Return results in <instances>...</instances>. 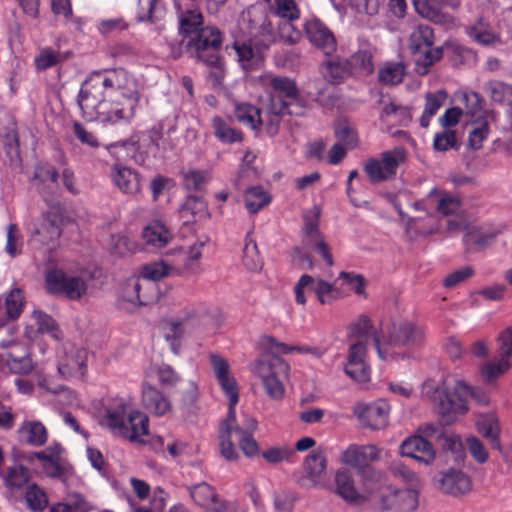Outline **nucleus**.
I'll return each instance as SVG.
<instances>
[{
    "instance_id": "1",
    "label": "nucleus",
    "mask_w": 512,
    "mask_h": 512,
    "mask_svg": "<svg viewBox=\"0 0 512 512\" xmlns=\"http://www.w3.org/2000/svg\"><path fill=\"white\" fill-rule=\"evenodd\" d=\"M139 102L137 82L122 68L92 72L77 96L84 119L110 125L130 124Z\"/></svg>"
},
{
    "instance_id": "2",
    "label": "nucleus",
    "mask_w": 512,
    "mask_h": 512,
    "mask_svg": "<svg viewBox=\"0 0 512 512\" xmlns=\"http://www.w3.org/2000/svg\"><path fill=\"white\" fill-rule=\"evenodd\" d=\"M422 393L431 401L435 411L446 424L454 422L458 415L467 413L469 397L479 406H487L490 403L486 391L479 387H471L463 381H457L453 392H450L444 382L429 379L423 383Z\"/></svg>"
},
{
    "instance_id": "3",
    "label": "nucleus",
    "mask_w": 512,
    "mask_h": 512,
    "mask_svg": "<svg viewBox=\"0 0 512 512\" xmlns=\"http://www.w3.org/2000/svg\"><path fill=\"white\" fill-rule=\"evenodd\" d=\"M290 370L289 364L273 353H264L256 361L253 372L263 384L266 394L274 400H281L285 388L283 379L287 378Z\"/></svg>"
},
{
    "instance_id": "4",
    "label": "nucleus",
    "mask_w": 512,
    "mask_h": 512,
    "mask_svg": "<svg viewBox=\"0 0 512 512\" xmlns=\"http://www.w3.org/2000/svg\"><path fill=\"white\" fill-rule=\"evenodd\" d=\"M435 40L434 30L428 24H418L414 27L408 39V48L416 59V70L419 74H426L429 67L444 56L443 45L433 47Z\"/></svg>"
},
{
    "instance_id": "5",
    "label": "nucleus",
    "mask_w": 512,
    "mask_h": 512,
    "mask_svg": "<svg viewBox=\"0 0 512 512\" xmlns=\"http://www.w3.org/2000/svg\"><path fill=\"white\" fill-rule=\"evenodd\" d=\"M222 33L214 26H206L185 43V50L190 57L206 65L221 64Z\"/></svg>"
},
{
    "instance_id": "6",
    "label": "nucleus",
    "mask_w": 512,
    "mask_h": 512,
    "mask_svg": "<svg viewBox=\"0 0 512 512\" xmlns=\"http://www.w3.org/2000/svg\"><path fill=\"white\" fill-rule=\"evenodd\" d=\"M45 287L49 294L63 296L70 301L80 300L87 294L88 284L83 276L68 275L61 269H53L45 276Z\"/></svg>"
},
{
    "instance_id": "7",
    "label": "nucleus",
    "mask_w": 512,
    "mask_h": 512,
    "mask_svg": "<svg viewBox=\"0 0 512 512\" xmlns=\"http://www.w3.org/2000/svg\"><path fill=\"white\" fill-rule=\"evenodd\" d=\"M403 150L395 149L381 153V159L369 158L364 164V172L373 184L395 177L397 168L404 161Z\"/></svg>"
},
{
    "instance_id": "8",
    "label": "nucleus",
    "mask_w": 512,
    "mask_h": 512,
    "mask_svg": "<svg viewBox=\"0 0 512 512\" xmlns=\"http://www.w3.org/2000/svg\"><path fill=\"white\" fill-rule=\"evenodd\" d=\"M419 436H423L426 440L434 438L441 446L445 461L453 460L456 464H462L465 459V452L460 437L455 435H447L442 427L427 423L418 428Z\"/></svg>"
},
{
    "instance_id": "9",
    "label": "nucleus",
    "mask_w": 512,
    "mask_h": 512,
    "mask_svg": "<svg viewBox=\"0 0 512 512\" xmlns=\"http://www.w3.org/2000/svg\"><path fill=\"white\" fill-rule=\"evenodd\" d=\"M304 31L309 42L326 56L337 50V40L331 29L319 18L313 17L304 23Z\"/></svg>"
},
{
    "instance_id": "10",
    "label": "nucleus",
    "mask_w": 512,
    "mask_h": 512,
    "mask_svg": "<svg viewBox=\"0 0 512 512\" xmlns=\"http://www.w3.org/2000/svg\"><path fill=\"white\" fill-rule=\"evenodd\" d=\"M497 341L498 363H487L482 368V375L487 381L494 380L512 365V325L499 334Z\"/></svg>"
},
{
    "instance_id": "11",
    "label": "nucleus",
    "mask_w": 512,
    "mask_h": 512,
    "mask_svg": "<svg viewBox=\"0 0 512 512\" xmlns=\"http://www.w3.org/2000/svg\"><path fill=\"white\" fill-rule=\"evenodd\" d=\"M209 361L220 387L229 398V418L232 419L234 416V406L237 405L239 400L236 380L229 376V363L226 359L218 354L211 353Z\"/></svg>"
},
{
    "instance_id": "12",
    "label": "nucleus",
    "mask_w": 512,
    "mask_h": 512,
    "mask_svg": "<svg viewBox=\"0 0 512 512\" xmlns=\"http://www.w3.org/2000/svg\"><path fill=\"white\" fill-rule=\"evenodd\" d=\"M366 342L361 339L349 347L348 361L344 372L352 380L364 383L370 380V367L365 363Z\"/></svg>"
},
{
    "instance_id": "13",
    "label": "nucleus",
    "mask_w": 512,
    "mask_h": 512,
    "mask_svg": "<svg viewBox=\"0 0 512 512\" xmlns=\"http://www.w3.org/2000/svg\"><path fill=\"white\" fill-rule=\"evenodd\" d=\"M378 458V449L374 445H351L342 454V461L349 466L359 468L363 476H372L375 471L369 465Z\"/></svg>"
},
{
    "instance_id": "14",
    "label": "nucleus",
    "mask_w": 512,
    "mask_h": 512,
    "mask_svg": "<svg viewBox=\"0 0 512 512\" xmlns=\"http://www.w3.org/2000/svg\"><path fill=\"white\" fill-rule=\"evenodd\" d=\"M232 432L239 435V438L246 436V433L242 430V425L236 424L235 409L232 419L229 418V411L227 412L226 418L220 423L218 430L220 453L228 461L237 460L239 457V454L231 440Z\"/></svg>"
},
{
    "instance_id": "15",
    "label": "nucleus",
    "mask_w": 512,
    "mask_h": 512,
    "mask_svg": "<svg viewBox=\"0 0 512 512\" xmlns=\"http://www.w3.org/2000/svg\"><path fill=\"white\" fill-rule=\"evenodd\" d=\"M475 425L478 433L486 439L491 449L502 452L501 426L497 413L495 411L479 413Z\"/></svg>"
},
{
    "instance_id": "16",
    "label": "nucleus",
    "mask_w": 512,
    "mask_h": 512,
    "mask_svg": "<svg viewBox=\"0 0 512 512\" xmlns=\"http://www.w3.org/2000/svg\"><path fill=\"white\" fill-rule=\"evenodd\" d=\"M402 456L413 458L429 465L435 459V451L429 440L423 436L414 435L404 440L400 446Z\"/></svg>"
},
{
    "instance_id": "17",
    "label": "nucleus",
    "mask_w": 512,
    "mask_h": 512,
    "mask_svg": "<svg viewBox=\"0 0 512 512\" xmlns=\"http://www.w3.org/2000/svg\"><path fill=\"white\" fill-rule=\"evenodd\" d=\"M423 340V331L411 322L393 325L389 331L387 342L394 347L418 345Z\"/></svg>"
},
{
    "instance_id": "18",
    "label": "nucleus",
    "mask_w": 512,
    "mask_h": 512,
    "mask_svg": "<svg viewBox=\"0 0 512 512\" xmlns=\"http://www.w3.org/2000/svg\"><path fill=\"white\" fill-rule=\"evenodd\" d=\"M440 489L445 494L459 496L470 492L472 483L467 474L459 469L450 468L441 473Z\"/></svg>"
},
{
    "instance_id": "19",
    "label": "nucleus",
    "mask_w": 512,
    "mask_h": 512,
    "mask_svg": "<svg viewBox=\"0 0 512 512\" xmlns=\"http://www.w3.org/2000/svg\"><path fill=\"white\" fill-rule=\"evenodd\" d=\"M444 54L454 68H474L478 63L477 52L459 43L445 42Z\"/></svg>"
},
{
    "instance_id": "20",
    "label": "nucleus",
    "mask_w": 512,
    "mask_h": 512,
    "mask_svg": "<svg viewBox=\"0 0 512 512\" xmlns=\"http://www.w3.org/2000/svg\"><path fill=\"white\" fill-rule=\"evenodd\" d=\"M178 14V32L183 40L193 38L199 31L204 30L206 26H203V15L202 13L191 7L189 9L177 10Z\"/></svg>"
},
{
    "instance_id": "21",
    "label": "nucleus",
    "mask_w": 512,
    "mask_h": 512,
    "mask_svg": "<svg viewBox=\"0 0 512 512\" xmlns=\"http://www.w3.org/2000/svg\"><path fill=\"white\" fill-rule=\"evenodd\" d=\"M142 403L150 413L156 416H163L172 408L169 398L149 383L142 385Z\"/></svg>"
},
{
    "instance_id": "22",
    "label": "nucleus",
    "mask_w": 512,
    "mask_h": 512,
    "mask_svg": "<svg viewBox=\"0 0 512 512\" xmlns=\"http://www.w3.org/2000/svg\"><path fill=\"white\" fill-rule=\"evenodd\" d=\"M179 213L184 224L210 218L208 204L199 195H188L185 202L179 207Z\"/></svg>"
},
{
    "instance_id": "23",
    "label": "nucleus",
    "mask_w": 512,
    "mask_h": 512,
    "mask_svg": "<svg viewBox=\"0 0 512 512\" xmlns=\"http://www.w3.org/2000/svg\"><path fill=\"white\" fill-rule=\"evenodd\" d=\"M389 411V404L384 400H379L363 408L359 413V419L367 427L378 430L387 425Z\"/></svg>"
},
{
    "instance_id": "24",
    "label": "nucleus",
    "mask_w": 512,
    "mask_h": 512,
    "mask_svg": "<svg viewBox=\"0 0 512 512\" xmlns=\"http://www.w3.org/2000/svg\"><path fill=\"white\" fill-rule=\"evenodd\" d=\"M111 176L113 183L124 194L136 195L140 192V176L131 168L115 164Z\"/></svg>"
},
{
    "instance_id": "25",
    "label": "nucleus",
    "mask_w": 512,
    "mask_h": 512,
    "mask_svg": "<svg viewBox=\"0 0 512 512\" xmlns=\"http://www.w3.org/2000/svg\"><path fill=\"white\" fill-rule=\"evenodd\" d=\"M306 477L301 480L302 486L315 487L326 469V457L322 450H313L305 458Z\"/></svg>"
},
{
    "instance_id": "26",
    "label": "nucleus",
    "mask_w": 512,
    "mask_h": 512,
    "mask_svg": "<svg viewBox=\"0 0 512 512\" xmlns=\"http://www.w3.org/2000/svg\"><path fill=\"white\" fill-rule=\"evenodd\" d=\"M415 11L429 21L440 24L443 22L444 15L441 13L440 5H449L457 7L459 0H412Z\"/></svg>"
},
{
    "instance_id": "27",
    "label": "nucleus",
    "mask_w": 512,
    "mask_h": 512,
    "mask_svg": "<svg viewBox=\"0 0 512 512\" xmlns=\"http://www.w3.org/2000/svg\"><path fill=\"white\" fill-rule=\"evenodd\" d=\"M148 416L138 410L131 411L124 423L121 437L136 441L140 436L148 435Z\"/></svg>"
},
{
    "instance_id": "28",
    "label": "nucleus",
    "mask_w": 512,
    "mask_h": 512,
    "mask_svg": "<svg viewBox=\"0 0 512 512\" xmlns=\"http://www.w3.org/2000/svg\"><path fill=\"white\" fill-rule=\"evenodd\" d=\"M270 85L273 89L271 103L275 102L277 105L286 102L285 100L295 99L300 94L296 82L286 76L273 77Z\"/></svg>"
},
{
    "instance_id": "29",
    "label": "nucleus",
    "mask_w": 512,
    "mask_h": 512,
    "mask_svg": "<svg viewBox=\"0 0 512 512\" xmlns=\"http://www.w3.org/2000/svg\"><path fill=\"white\" fill-rule=\"evenodd\" d=\"M335 493L349 503H358L363 497L355 488L351 473L346 470H339L335 475Z\"/></svg>"
},
{
    "instance_id": "30",
    "label": "nucleus",
    "mask_w": 512,
    "mask_h": 512,
    "mask_svg": "<svg viewBox=\"0 0 512 512\" xmlns=\"http://www.w3.org/2000/svg\"><path fill=\"white\" fill-rule=\"evenodd\" d=\"M18 434L21 441L35 447L43 446L48 438L45 426L39 421L24 422Z\"/></svg>"
},
{
    "instance_id": "31",
    "label": "nucleus",
    "mask_w": 512,
    "mask_h": 512,
    "mask_svg": "<svg viewBox=\"0 0 512 512\" xmlns=\"http://www.w3.org/2000/svg\"><path fill=\"white\" fill-rule=\"evenodd\" d=\"M380 104H384L380 113V120L384 123L406 126L411 120V112L407 106L397 105L394 102L385 103L381 98Z\"/></svg>"
},
{
    "instance_id": "32",
    "label": "nucleus",
    "mask_w": 512,
    "mask_h": 512,
    "mask_svg": "<svg viewBox=\"0 0 512 512\" xmlns=\"http://www.w3.org/2000/svg\"><path fill=\"white\" fill-rule=\"evenodd\" d=\"M61 234L57 215L46 213L42 216L39 225L35 228L33 235L39 237V241L47 245L57 239Z\"/></svg>"
},
{
    "instance_id": "33",
    "label": "nucleus",
    "mask_w": 512,
    "mask_h": 512,
    "mask_svg": "<svg viewBox=\"0 0 512 512\" xmlns=\"http://www.w3.org/2000/svg\"><path fill=\"white\" fill-rule=\"evenodd\" d=\"M466 31L468 36L479 45L495 47L502 44L501 38L488 29V25L483 19H480L477 24L467 27Z\"/></svg>"
},
{
    "instance_id": "34",
    "label": "nucleus",
    "mask_w": 512,
    "mask_h": 512,
    "mask_svg": "<svg viewBox=\"0 0 512 512\" xmlns=\"http://www.w3.org/2000/svg\"><path fill=\"white\" fill-rule=\"evenodd\" d=\"M234 115L241 124L250 127L257 133L263 125L260 109L252 104H237L235 106Z\"/></svg>"
},
{
    "instance_id": "35",
    "label": "nucleus",
    "mask_w": 512,
    "mask_h": 512,
    "mask_svg": "<svg viewBox=\"0 0 512 512\" xmlns=\"http://www.w3.org/2000/svg\"><path fill=\"white\" fill-rule=\"evenodd\" d=\"M211 126L216 138L224 144L240 143L243 141V133L240 130L231 127L220 116L212 118Z\"/></svg>"
},
{
    "instance_id": "36",
    "label": "nucleus",
    "mask_w": 512,
    "mask_h": 512,
    "mask_svg": "<svg viewBox=\"0 0 512 512\" xmlns=\"http://www.w3.org/2000/svg\"><path fill=\"white\" fill-rule=\"evenodd\" d=\"M483 90L492 102L512 106V85L499 80H490L484 84Z\"/></svg>"
},
{
    "instance_id": "37",
    "label": "nucleus",
    "mask_w": 512,
    "mask_h": 512,
    "mask_svg": "<svg viewBox=\"0 0 512 512\" xmlns=\"http://www.w3.org/2000/svg\"><path fill=\"white\" fill-rule=\"evenodd\" d=\"M496 232H484L481 228L472 226L463 236V243L467 249L481 250L490 246L496 239Z\"/></svg>"
},
{
    "instance_id": "38",
    "label": "nucleus",
    "mask_w": 512,
    "mask_h": 512,
    "mask_svg": "<svg viewBox=\"0 0 512 512\" xmlns=\"http://www.w3.org/2000/svg\"><path fill=\"white\" fill-rule=\"evenodd\" d=\"M126 404L119 402L113 408H107L102 424L107 426L114 434L121 436L126 417Z\"/></svg>"
},
{
    "instance_id": "39",
    "label": "nucleus",
    "mask_w": 512,
    "mask_h": 512,
    "mask_svg": "<svg viewBox=\"0 0 512 512\" xmlns=\"http://www.w3.org/2000/svg\"><path fill=\"white\" fill-rule=\"evenodd\" d=\"M323 64L334 83H341L352 74L351 63L348 59L335 57Z\"/></svg>"
},
{
    "instance_id": "40",
    "label": "nucleus",
    "mask_w": 512,
    "mask_h": 512,
    "mask_svg": "<svg viewBox=\"0 0 512 512\" xmlns=\"http://www.w3.org/2000/svg\"><path fill=\"white\" fill-rule=\"evenodd\" d=\"M405 76V66L403 63H386L378 71V81L383 85H397L403 81Z\"/></svg>"
},
{
    "instance_id": "41",
    "label": "nucleus",
    "mask_w": 512,
    "mask_h": 512,
    "mask_svg": "<svg viewBox=\"0 0 512 512\" xmlns=\"http://www.w3.org/2000/svg\"><path fill=\"white\" fill-rule=\"evenodd\" d=\"M242 261L247 270L251 272L260 271L263 267V261L259 255L257 244L250 238V233L245 238Z\"/></svg>"
},
{
    "instance_id": "42",
    "label": "nucleus",
    "mask_w": 512,
    "mask_h": 512,
    "mask_svg": "<svg viewBox=\"0 0 512 512\" xmlns=\"http://www.w3.org/2000/svg\"><path fill=\"white\" fill-rule=\"evenodd\" d=\"M270 197L261 186H253L245 192V207L251 214H256L260 209L270 203Z\"/></svg>"
},
{
    "instance_id": "43",
    "label": "nucleus",
    "mask_w": 512,
    "mask_h": 512,
    "mask_svg": "<svg viewBox=\"0 0 512 512\" xmlns=\"http://www.w3.org/2000/svg\"><path fill=\"white\" fill-rule=\"evenodd\" d=\"M161 0H138L137 21L157 23L162 17Z\"/></svg>"
},
{
    "instance_id": "44",
    "label": "nucleus",
    "mask_w": 512,
    "mask_h": 512,
    "mask_svg": "<svg viewBox=\"0 0 512 512\" xmlns=\"http://www.w3.org/2000/svg\"><path fill=\"white\" fill-rule=\"evenodd\" d=\"M471 126L468 135V146L473 150H479L489 134V123L484 117H479L471 123Z\"/></svg>"
},
{
    "instance_id": "45",
    "label": "nucleus",
    "mask_w": 512,
    "mask_h": 512,
    "mask_svg": "<svg viewBox=\"0 0 512 512\" xmlns=\"http://www.w3.org/2000/svg\"><path fill=\"white\" fill-rule=\"evenodd\" d=\"M373 56L369 50H359L351 55L349 62L352 71L355 69L361 75L369 76L374 72Z\"/></svg>"
},
{
    "instance_id": "46",
    "label": "nucleus",
    "mask_w": 512,
    "mask_h": 512,
    "mask_svg": "<svg viewBox=\"0 0 512 512\" xmlns=\"http://www.w3.org/2000/svg\"><path fill=\"white\" fill-rule=\"evenodd\" d=\"M395 510L411 512L418 507V493L414 489H396Z\"/></svg>"
},
{
    "instance_id": "47",
    "label": "nucleus",
    "mask_w": 512,
    "mask_h": 512,
    "mask_svg": "<svg viewBox=\"0 0 512 512\" xmlns=\"http://www.w3.org/2000/svg\"><path fill=\"white\" fill-rule=\"evenodd\" d=\"M4 480L7 487L21 489L29 481L28 469L23 465L9 467Z\"/></svg>"
},
{
    "instance_id": "48",
    "label": "nucleus",
    "mask_w": 512,
    "mask_h": 512,
    "mask_svg": "<svg viewBox=\"0 0 512 512\" xmlns=\"http://www.w3.org/2000/svg\"><path fill=\"white\" fill-rule=\"evenodd\" d=\"M189 491L190 496L193 498L195 503L203 508L211 505V501L215 499V489L206 482L194 485L189 489Z\"/></svg>"
},
{
    "instance_id": "49",
    "label": "nucleus",
    "mask_w": 512,
    "mask_h": 512,
    "mask_svg": "<svg viewBox=\"0 0 512 512\" xmlns=\"http://www.w3.org/2000/svg\"><path fill=\"white\" fill-rule=\"evenodd\" d=\"M25 499L28 507L33 511H42L48 505L46 493L36 484L28 486Z\"/></svg>"
},
{
    "instance_id": "50",
    "label": "nucleus",
    "mask_w": 512,
    "mask_h": 512,
    "mask_svg": "<svg viewBox=\"0 0 512 512\" xmlns=\"http://www.w3.org/2000/svg\"><path fill=\"white\" fill-rule=\"evenodd\" d=\"M64 60L61 53L54 51L51 48H44L35 57L34 64L37 70L44 71L48 68L56 66L58 63Z\"/></svg>"
},
{
    "instance_id": "51",
    "label": "nucleus",
    "mask_w": 512,
    "mask_h": 512,
    "mask_svg": "<svg viewBox=\"0 0 512 512\" xmlns=\"http://www.w3.org/2000/svg\"><path fill=\"white\" fill-rule=\"evenodd\" d=\"M320 214V208L318 206H314L312 210L306 211L303 215L304 232L306 236L312 240H318L321 238V234L318 228Z\"/></svg>"
},
{
    "instance_id": "52",
    "label": "nucleus",
    "mask_w": 512,
    "mask_h": 512,
    "mask_svg": "<svg viewBox=\"0 0 512 512\" xmlns=\"http://www.w3.org/2000/svg\"><path fill=\"white\" fill-rule=\"evenodd\" d=\"M183 334L184 329L181 321L170 322L165 327L164 337L166 341L169 342L170 348L174 354H179L180 352V340L183 337Z\"/></svg>"
},
{
    "instance_id": "53",
    "label": "nucleus",
    "mask_w": 512,
    "mask_h": 512,
    "mask_svg": "<svg viewBox=\"0 0 512 512\" xmlns=\"http://www.w3.org/2000/svg\"><path fill=\"white\" fill-rule=\"evenodd\" d=\"M142 237L149 245L164 247L167 243L166 231L162 225H149L142 231Z\"/></svg>"
},
{
    "instance_id": "54",
    "label": "nucleus",
    "mask_w": 512,
    "mask_h": 512,
    "mask_svg": "<svg viewBox=\"0 0 512 512\" xmlns=\"http://www.w3.org/2000/svg\"><path fill=\"white\" fill-rule=\"evenodd\" d=\"M335 137L346 145L353 148L357 144V136L354 129L346 119L338 120L334 126Z\"/></svg>"
},
{
    "instance_id": "55",
    "label": "nucleus",
    "mask_w": 512,
    "mask_h": 512,
    "mask_svg": "<svg viewBox=\"0 0 512 512\" xmlns=\"http://www.w3.org/2000/svg\"><path fill=\"white\" fill-rule=\"evenodd\" d=\"M283 116L278 105L275 102L271 103L266 119L263 120L265 131L270 137H274L278 134Z\"/></svg>"
},
{
    "instance_id": "56",
    "label": "nucleus",
    "mask_w": 512,
    "mask_h": 512,
    "mask_svg": "<svg viewBox=\"0 0 512 512\" xmlns=\"http://www.w3.org/2000/svg\"><path fill=\"white\" fill-rule=\"evenodd\" d=\"M434 207L439 213L448 216L456 213L460 208V201L458 198L447 194L441 196V193L438 191V195L434 199Z\"/></svg>"
},
{
    "instance_id": "57",
    "label": "nucleus",
    "mask_w": 512,
    "mask_h": 512,
    "mask_svg": "<svg viewBox=\"0 0 512 512\" xmlns=\"http://www.w3.org/2000/svg\"><path fill=\"white\" fill-rule=\"evenodd\" d=\"M169 268L163 262H154L143 266L142 278L147 284L158 281L168 275Z\"/></svg>"
},
{
    "instance_id": "58",
    "label": "nucleus",
    "mask_w": 512,
    "mask_h": 512,
    "mask_svg": "<svg viewBox=\"0 0 512 512\" xmlns=\"http://www.w3.org/2000/svg\"><path fill=\"white\" fill-rule=\"evenodd\" d=\"M21 245L22 240L18 226L14 223H10L7 226V242L5 246L6 253L11 257H15L21 252Z\"/></svg>"
},
{
    "instance_id": "59",
    "label": "nucleus",
    "mask_w": 512,
    "mask_h": 512,
    "mask_svg": "<svg viewBox=\"0 0 512 512\" xmlns=\"http://www.w3.org/2000/svg\"><path fill=\"white\" fill-rule=\"evenodd\" d=\"M309 291L313 292L317 296V299L321 304H326L334 298L333 293L335 289L327 281L315 280L313 278V283L309 284Z\"/></svg>"
},
{
    "instance_id": "60",
    "label": "nucleus",
    "mask_w": 512,
    "mask_h": 512,
    "mask_svg": "<svg viewBox=\"0 0 512 512\" xmlns=\"http://www.w3.org/2000/svg\"><path fill=\"white\" fill-rule=\"evenodd\" d=\"M433 147L437 151L445 152L449 149H458L456 134L452 130H444L434 137Z\"/></svg>"
},
{
    "instance_id": "61",
    "label": "nucleus",
    "mask_w": 512,
    "mask_h": 512,
    "mask_svg": "<svg viewBox=\"0 0 512 512\" xmlns=\"http://www.w3.org/2000/svg\"><path fill=\"white\" fill-rule=\"evenodd\" d=\"M183 185L188 191H201L206 183L205 173L200 170H191L183 173Z\"/></svg>"
},
{
    "instance_id": "62",
    "label": "nucleus",
    "mask_w": 512,
    "mask_h": 512,
    "mask_svg": "<svg viewBox=\"0 0 512 512\" xmlns=\"http://www.w3.org/2000/svg\"><path fill=\"white\" fill-rule=\"evenodd\" d=\"M143 288V284L141 283V279H136L133 281V284L128 285L125 289V294L127 301L132 304H137L139 306H146L149 304V298L145 294H141V290Z\"/></svg>"
},
{
    "instance_id": "63",
    "label": "nucleus",
    "mask_w": 512,
    "mask_h": 512,
    "mask_svg": "<svg viewBox=\"0 0 512 512\" xmlns=\"http://www.w3.org/2000/svg\"><path fill=\"white\" fill-rule=\"evenodd\" d=\"M5 304L9 317L13 319L17 318L20 315L23 306L22 291L20 289L12 290L6 297Z\"/></svg>"
},
{
    "instance_id": "64",
    "label": "nucleus",
    "mask_w": 512,
    "mask_h": 512,
    "mask_svg": "<svg viewBox=\"0 0 512 512\" xmlns=\"http://www.w3.org/2000/svg\"><path fill=\"white\" fill-rule=\"evenodd\" d=\"M7 363L11 372L15 374L27 375L33 369L32 359L29 356L16 357L10 354Z\"/></svg>"
}]
</instances>
